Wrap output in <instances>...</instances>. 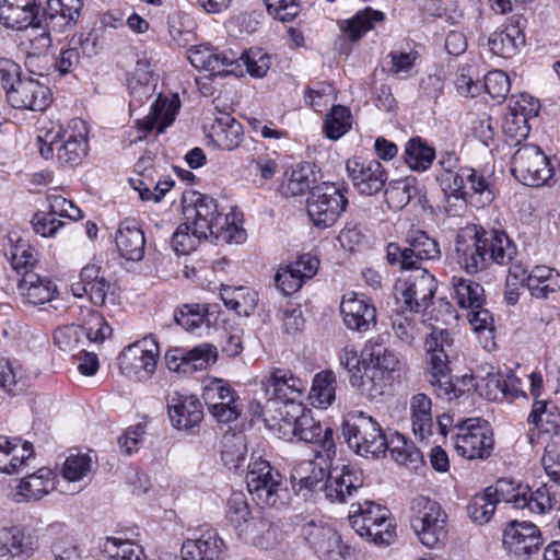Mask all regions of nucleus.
<instances>
[{"label":"nucleus","mask_w":560,"mask_h":560,"mask_svg":"<svg viewBox=\"0 0 560 560\" xmlns=\"http://www.w3.org/2000/svg\"><path fill=\"white\" fill-rule=\"evenodd\" d=\"M34 455L32 443L20 438L0 435V471L12 475L20 472Z\"/></svg>","instance_id":"obj_36"},{"label":"nucleus","mask_w":560,"mask_h":560,"mask_svg":"<svg viewBox=\"0 0 560 560\" xmlns=\"http://www.w3.org/2000/svg\"><path fill=\"white\" fill-rule=\"evenodd\" d=\"M206 132L215 147L226 151L238 148L244 138L242 124L229 113H218Z\"/></svg>","instance_id":"obj_28"},{"label":"nucleus","mask_w":560,"mask_h":560,"mask_svg":"<svg viewBox=\"0 0 560 560\" xmlns=\"http://www.w3.org/2000/svg\"><path fill=\"white\" fill-rule=\"evenodd\" d=\"M336 376L332 372L317 373L313 381L312 395L320 405H331L336 398L334 384Z\"/></svg>","instance_id":"obj_62"},{"label":"nucleus","mask_w":560,"mask_h":560,"mask_svg":"<svg viewBox=\"0 0 560 560\" xmlns=\"http://www.w3.org/2000/svg\"><path fill=\"white\" fill-rule=\"evenodd\" d=\"M91 470V458L85 454H75L67 457L62 476L67 481L78 482L82 480Z\"/></svg>","instance_id":"obj_63"},{"label":"nucleus","mask_w":560,"mask_h":560,"mask_svg":"<svg viewBox=\"0 0 560 560\" xmlns=\"http://www.w3.org/2000/svg\"><path fill=\"white\" fill-rule=\"evenodd\" d=\"M252 516L245 494L242 492L232 493L226 504V517L235 530H240Z\"/></svg>","instance_id":"obj_58"},{"label":"nucleus","mask_w":560,"mask_h":560,"mask_svg":"<svg viewBox=\"0 0 560 560\" xmlns=\"http://www.w3.org/2000/svg\"><path fill=\"white\" fill-rule=\"evenodd\" d=\"M542 465L551 478L549 482L544 483L541 487H548L552 483L560 485V444L558 443H549L545 448V454L542 456ZM560 503V498L557 499L555 503L549 509V512L558 509Z\"/></svg>","instance_id":"obj_60"},{"label":"nucleus","mask_w":560,"mask_h":560,"mask_svg":"<svg viewBox=\"0 0 560 560\" xmlns=\"http://www.w3.org/2000/svg\"><path fill=\"white\" fill-rule=\"evenodd\" d=\"M237 74H243V67L246 71L256 78H262L270 67V58L261 51H243L240 56L236 55Z\"/></svg>","instance_id":"obj_57"},{"label":"nucleus","mask_w":560,"mask_h":560,"mask_svg":"<svg viewBox=\"0 0 560 560\" xmlns=\"http://www.w3.org/2000/svg\"><path fill=\"white\" fill-rule=\"evenodd\" d=\"M438 180L447 199L460 200V208L467 202L483 208L494 200V190L489 177L471 167H459L456 172H442Z\"/></svg>","instance_id":"obj_5"},{"label":"nucleus","mask_w":560,"mask_h":560,"mask_svg":"<svg viewBox=\"0 0 560 560\" xmlns=\"http://www.w3.org/2000/svg\"><path fill=\"white\" fill-rule=\"evenodd\" d=\"M559 498L560 485L552 483L532 491L527 485L500 478L494 486L487 487L482 492L471 497L467 504V514L474 523L487 524L493 517L497 504L504 501L515 509L542 515L549 512L552 503Z\"/></svg>","instance_id":"obj_1"},{"label":"nucleus","mask_w":560,"mask_h":560,"mask_svg":"<svg viewBox=\"0 0 560 560\" xmlns=\"http://www.w3.org/2000/svg\"><path fill=\"white\" fill-rule=\"evenodd\" d=\"M485 381L488 387L495 388L509 400H513L522 394L521 381L513 374L503 377L500 373L489 372Z\"/></svg>","instance_id":"obj_61"},{"label":"nucleus","mask_w":560,"mask_h":560,"mask_svg":"<svg viewBox=\"0 0 560 560\" xmlns=\"http://www.w3.org/2000/svg\"><path fill=\"white\" fill-rule=\"evenodd\" d=\"M411 526L420 541L432 548L446 536V514L436 501L418 497L412 501Z\"/></svg>","instance_id":"obj_12"},{"label":"nucleus","mask_w":560,"mask_h":560,"mask_svg":"<svg viewBox=\"0 0 560 560\" xmlns=\"http://www.w3.org/2000/svg\"><path fill=\"white\" fill-rule=\"evenodd\" d=\"M261 387L269 399L284 404L295 401L305 390L304 382L294 376L291 371L277 369L270 376L261 381Z\"/></svg>","instance_id":"obj_29"},{"label":"nucleus","mask_w":560,"mask_h":560,"mask_svg":"<svg viewBox=\"0 0 560 560\" xmlns=\"http://www.w3.org/2000/svg\"><path fill=\"white\" fill-rule=\"evenodd\" d=\"M103 550L113 560H142L143 551L140 546L115 537L106 538Z\"/></svg>","instance_id":"obj_55"},{"label":"nucleus","mask_w":560,"mask_h":560,"mask_svg":"<svg viewBox=\"0 0 560 560\" xmlns=\"http://www.w3.org/2000/svg\"><path fill=\"white\" fill-rule=\"evenodd\" d=\"M511 172L526 186H541L551 177L549 160L535 144L518 148L512 156Z\"/></svg>","instance_id":"obj_15"},{"label":"nucleus","mask_w":560,"mask_h":560,"mask_svg":"<svg viewBox=\"0 0 560 560\" xmlns=\"http://www.w3.org/2000/svg\"><path fill=\"white\" fill-rule=\"evenodd\" d=\"M226 546L214 529L205 530L197 539H188L182 546L184 560H223Z\"/></svg>","instance_id":"obj_32"},{"label":"nucleus","mask_w":560,"mask_h":560,"mask_svg":"<svg viewBox=\"0 0 560 560\" xmlns=\"http://www.w3.org/2000/svg\"><path fill=\"white\" fill-rule=\"evenodd\" d=\"M202 237L194 233V229L186 221L180 224L172 236V246L177 254L187 255L192 252Z\"/></svg>","instance_id":"obj_64"},{"label":"nucleus","mask_w":560,"mask_h":560,"mask_svg":"<svg viewBox=\"0 0 560 560\" xmlns=\"http://www.w3.org/2000/svg\"><path fill=\"white\" fill-rule=\"evenodd\" d=\"M171 422L178 430H190L203 419V409L195 395L174 393L167 398Z\"/></svg>","instance_id":"obj_26"},{"label":"nucleus","mask_w":560,"mask_h":560,"mask_svg":"<svg viewBox=\"0 0 560 560\" xmlns=\"http://www.w3.org/2000/svg\"><path fill=\"white\" fill-rule=\"evenodd\" d=\"M5 256L12 268L22 277L28 272H34L33 268L37 264V255L26 241L19 238L16 244L5 252Z\"/></svg>","instance_id":"obj_52"},{"label":"nucleus","mask_w":560,"mask_h":560,"mask_svg":"<svg viewBox=\"0 0 560 560\" xmlns=\"http://www.w3.org/2000/svg\"><path fill=\"white\" fill-rule=\"evenodd\" d=\"M43 19L38 18L36 23L31 24L28 31V43H30V51L27 56V61L32 65V61L35 57H39L45 55L46 51L51 46V37L50 31L51 28H47L46 25L43 26Z\"/></svg>","instance_id":"obj_54"},{"label":"nucleus","mask_w":560,"mask_h":560,"mask_svg":"<svg viewBox=\"0 0 560 560\" xmlns=\"http://www.w3.org/2000/svg\"><path fill=\"white\" fill-rule=\"evenodd\" d=\"M453 339L447 330L434 329L424 340V349L430 370L427 378L435 394L446 400L459 398L472 387H477L472 375H465L454 383L450 375L448 357Z\"/></svg>","instance_id":"obj_3"},{"label":"nucleus","mask_w":560,"mask_h":560,"mask_svg":"<svg viewBox=\"0 0 560 560\" xmlns=\"http://www.w3.org/2000/svg\"><path fill=\"white\" fill-rule=\"evenodd\" d=\"M453 294L462 308L474 310L483 303V288L469 279L453 277Z\"/></svg>","instance_id":"obj_50"},{"label":"nucleus","mask_w":560,"mask_h":560,"mask_svg":"<svg viewBox=\"0 0 560 560\" xmlns=\"http://www.w3.org/2000/svg\"><path fill=\"white\" fill-rule=\"evenodd\" d=\"M319 266V260L310 255H302L283 269H279L275 276L276 287L283 293L290 295L298 292L306 279L313 278Z\"/></svg>","instance_id":"obj_25"},{"label":"nucleus","mask_w":560,"mask_h":560,"mask_svg":"<svg viewBox=\"0 0 560 560\" xmlns=\"http://www.w3.org/2000/svg\"><path fill=\"white\" fill-rule=\"evenodd\" d=\"M350 112L341 105L334 106L326 115L324 132L330 140L340 139L350 129Z\"/></svg>","instance_id":"obj_53"},{"label":"nucleus","mask_w":560,"mask_h":560,"mask_svg":"<svg viewBox=\"0 0 560 560\" xmlns=\"http://www.w3.org/2000/svg\"><path fill=\"white\" fill-rule=\"evenodd\" d=\"M525 285L532 296L547 299L550 293L560 291V273L547 266H536L528 273Z\"/></svg>","instance_id":"obj_45"},{"label":"nucleus","mask_w":560,"mask_h":560,"mask_svg":"<svg viewBox=\"0 0 560 560\" xmlns=\"http://www.w3.org/2000/svg\"><path fill=\"white\" fill-rule=\"evenodd\" d=\"M411 273L399 279L395 285L397 299L411 312L427 310L436 292L438 283L432 273L424 268H410Z\"/></svg>","instance_id":"obj_14"},{"label":"nucleus","mask_w":560,"mask_h":560,"mask_svg":"<svg viewBox=\"0 0 560 560\" xmlns=\"http://www.w3.org/2000/svg\"><path fill=\"white\" fill-rule=\"evenodd\" d=\"M432 402L424 394H417L411 398V428L416 438L420 441L427 440L432 434Z\"/></svg>","instance_id":"obj_44"},{"label":"nucleus","mask_w":560,"mask_h":560,"mask_svg":"<svg viewBox=\"0 0 560 560\" xmlns=\"http://www.w3.org/2000/svg\"><path fill=\"white\" fill-rule=\"evenodd\" d=\"M418 192L417 178L405 177L390 182L384 195L388 208L398 211L404 209Z\"/></svg>","instance_id":"obj_47"},{"label":"nucleus","mask_w":560,"mask_h":560,"mask_svg":"<svg viewBox=\"0 0 560 560\" xmlns=\"http://www.w3.org/2000/svg\"><path fill=\"white\" fill-rule=\"evenodd\" d=\"M364 477L361 469L351 465H343L341 469L334 468L327 470L325 483L320 489L325 492V498L335 503H345L360 488L363 487Z\"/></svg>","instance_id":"obj_21"},{"label":"nucleus","mask_w":560,"mask_h":560,"mask_svg":"<svg viewBox=\"0 0 560 560\" xmlns=\"http://www.w3.org/2000/svg\"><path fill=\"white\" fill-rule=\"evenodd\" d=\"M408 246L401 248L397 243L386 247V259L392 266L398 265L401 270L421 268L422 260H434L441 256L439 244L423 231H411L407 235Z\"/></svg>","instance_id":"obj_10"},{"label":"nucleus","mask_w":560,"mask_h":560,"mask_svg":"<svg viewBox=\"0 0 560 560\" xmlns=\"http://www.w3.org/2000/svg\"><path fill=\"white\" fill-rule=\"evenodd\" d=\"M487 44L493 55L510 58L525 44V35L518 25L508 24L503 30L493 32Z\"/></svg>","instance_id":"obj_42"},{"label":"nucleus","mask_w":560,"mask_h":560,"mask_svg":"<svg viewBox=\"0 0 560 560\" xmlns=\"http://www.w3.org/2000/svg\"><path fill=\"white\" fill-rule=\"evenodd\" d=\"M20 294L27 303L42 305L54 300L58 293L57 285L47 277L28 272L18 282Z\"/></svg>","instance_id":"obj_39"},{"label":"nucleus","mask_w":560,"mask_h":560,"mask_svg":"<svg viewBox=\"0 0 560 560\" xmlns=\"http://www.w3.org/2000/svg\"><path fill=\"white\" fill-rule=\"evenodd\" d=\"M54 489L55 475L52 470L42 467L20 480L12 492V499L16 503L35 502L43 499Z\"/></svg>","instance_id":"obj_30"},{"label":"nucleus","mask_w":560,"mask_h":560,"mask_svg":"<svg viewBox=\"0 0 560 560\" xmlns=\"http://www.w3.org/2000/svg\"><path fill=\"white\" fill-rule=\"evenodd\" d=\"M38 548V538L33 530L22 526L0 528V556L12 560H25Z\"/></svg>","instance_id":"obj_23"},{"label":"nucleus","mask_w":560,"mask_h":560,"mask_svg":"<svg viewBox=\"0 0 560 560\" xmlns=\"http://www.w3.org/2000/svg\"><path fill=\"white\" fill-rule=\"evenodd\" d=\"M71 132L65 131L66 140L57 149V159L60 163L78 165L88 153V129L83 120L70 121Z\"/></svg>","instance_id":"obj_33"},{"label":"nucleus","mask_w":560,"mask_h":560,"mask_svg":"<svg viewBox=\"0 0 560 560\" xmlns=\"http://www.w3.org/2000/svg\"><path fill=\"white\" fill-rule=\"evenodd\" d=\"M188 59L195 68L211 75L237 74L236 54L231 50L219 52L213 47L199 45L188 50Z\"/></svg>","instance_id":"obj_22"},{"label":"nucleus","mask_w":560,"mask_h":560,"mask_svg":"<svg viewBox=\"0 0 560 560\" xmlns=\"http://www.w3.org/2000/svg\"><path fill=\"white\" fill-rule=\"evenodd\" d=\"M82 9L81 0H47L42 19L47 28L62 32L75 23Z\"/></svg>","instance_id":"obj_37"},{"label":"nucleus","mask_w":560,"mask_h":560,"mask_svg":"<svg viewBox=\"0 0 560 560\" xmlns=\"http://www.w3.org/2000/svg\"><path fill=\"white\" fill-rule=\"evenodd\" d=\"M247 455L246 438L242 433L224 434L222 440L221 458L229 469H240Z\"/></svg>","instance_id":"obj_48"},{"label":"nucleus","mask_w":560,"mask_h":560,"mask_svg":"<svg viewBox=\"0 0 560 560\" xmlns=\"http://www.w3.org/2000/svg\"><path fill=\"white\" fill-rule=\"evenodd\" d=\"M347 205L348 200L339 186L323 183L310 191L307 214L315 226L326 229L337 222Z\"/></svg>","instance_id":"obj_9"},{"label":"nucleus","mask_w":560,"mask_h":560,"mask_svg":"<svg viewBox=\"0 0 560 560\" xmlns=\"http://www.w3.org/2000/svg\"><path fill=\"white\" fill-rule=\"evenodd\" d=\"M246 483L254 500L262 506H276L280 501L281 476L261 458L248 464Z\"/></svg>","instance_id":"obj_18"},{"label":"nucleus","mask_w":560,"mask_h":560,"mask_svg":"<svg viewBox=\"0 0 560 560\" xmlns=\"http://www.w3.org/2000/svg\"><path fill=\"white\" fill-rule=\"evenodd\" d=\"M120 255L131 261H139L144 256L145 238L143 231L133 221L120 223L115 237Z\"/></svg>","instance_id":"obj_38"},{"label":"nucleus","mask_w":560,"mask_h":560,"mask_svg":"<svg viewBox=\"0 0 560 560\" xmlns=\"http://www.w3.org/2000/svg\"><path fill=\"white\" fill-rule=\"evenodd\" d=\"M160 347L153 335L127 346L118 357L119 368L139 380H149L156 370Z\"/></svg>","instance_id":"obj_16"},{"label":"nucleus","mask_w":560,"mask_h":560,"mask_svg":"<svg viewBox=\"0 0 560 560\" xmlns=\"http://www.w3.org/2000/svg\"><path fill=\"white\" fill-rule=\"evenodd\" d=\"M384 20V13L372 8H365L359 11L353 18L346 22V26L341 27L343 34L350 40H359L363 34L373 28L375 22Z\"/></svg>","instance_id":"obj_51"},{"label":"nucleus","mask_w":560,"mask_h":560,"mask_svg":"<svg viewBox=\"0 0 560 560\" xmlns=\"http://www.w3.org/2000/svg\"><path fill=\"white\" fill-rule=\"evenodd\" d=\"M300 535L314 552L324 560H350L353 550L343 544L340 536L322 520L302 518Z\"/></svg>","instance_id":"obj_8"},{"label":"nucleus","mask_w":560,"mask_h":560,"mask_svg":"<svg viewBox=\"0 0 560 560\" xmlns=\"http://www.w3.org/2000/svg\"><path fill=\"white\" fill-rule=\"evenodd\" d=\"M316 180L313 165L310 163H300L285 171L280 191L287 197H296L304 195L311 185Z\"/></svg>","instance_id":"obj_43"},{"label":"nucleus","mask_w":560,"mask_h":560,"mask_svg":"<svg viewBox=\"0 0 560 560\" xmlns=\"http://www.w3.org/2000/svg\"><path fill=\"white\" fill-rule=\"evenodd\" d=\"M38 18L35 0H0V23L8 28L26 30Z\"/></svg>","instance_id":"obj_34"},{"label":"nucleus","mask_w":560,"mask_h":560,"mask_svg":"<svg viewBox=\"0 0 560 560\" xmlns=\"http://www.w3.org/2000/svg\"><path fill=\"white\" fill-rule=\"evenodd\" d=\"M340 312L345 325L358 332L368 331L376 323L375 306L354 292L343 295Z\"/></svg>","instance_id":"obj_27"},{"label":"nucleus","mask_w":560,"mask_h":560,"mask_svg":"<svg viewBox=\"0 0 560 560\" xmlns=\"http://www.w3.org/2000/svg\"><path fill=\"white\" fill-rule=\"evenodd\" d=\"M502 544L508 552L527 559L539 550L542 537L535 524L514 520L503 529Z\"/></svg>","instance_id":"obj_19"},{"label":"nucleus","mask_w":560,"mask_h":560,"mask_svg":"<svg viewBox=\"0 0 560 560\" xmlns=\"http://www.w3.org/2000/svg\"><path fill=\"white\" fill-rule=\"evenodd\" d=\"M435 151L420 137L408 140L405 147V162L415 171H427L433 163Z\"/></svg>","instance_id":"obj_49"},{"label":"nucleus","mask_w":560,"mask_h":560,"mask_svg":"<svg viewBox=\"0 0 560 560\" xmlns=\"http://www.w3.org/2000/svg\"><path fill=\"white\" fill-rule=\"evenodd\" d=\"M196 198L191 203L184 206V215L190 226L194 229V233L207 240L209 236L214 235L217 238L220 237L221 232L226 226V232L233 230L234 235L229 234L230 240H235L240 243L245 237L244 230H238L236 226H231L228 223V217L223 218L218 211V205L212 197L206 195H195Z\"/></svg>","instance_id":"obj_7"},{"label":"nucleus","mask_w":560,"mask_h":560,"mask_svg":"<svg viewBox=\"0 0 560 560\" xmlns=\"http://www.w3.org/2000/svg\"><path fill=\"white\" fill-rule=\"evenodd\" d=\"M362 358L364 372L362 376L352 378V386L373 400L382 396L393 383L395 373L401 369V362L394 351L373 340L365 343Z\"/></svg>","instance_id":"obj_4"},{"label":"nucleus","mask_w":560,"mask_h":560,"mask_svg":"<svg viewBox=\"0 0 560 560\" xmlns=\"http://www.w3.org/2000/svg\"><path fill=\"white\" fill-rule=\"evenodd\" d=\"M202 398L209 413L220 424H231L242 415L238 395L221 378L211 380L203 386Z\"/></svg>","instance_id":"obj_17"},{"label":"nucleus","mask_w":560,"mask_h":560,"mask_svg":"<svg viewBox=\"0 0 560 560\" xmlns=\"http://www.w3.org/2000/svg\"><path fill=\"white\" fill-rule=\"evenodd\" d=\"M156 78L147 60H138L132 77L129 80V90L135 101L143 103L149 100L155 89Z\"/></svg>","instance_id":"obj_46"},{"label":"nucleus","mask_w":560,"mask_h":560,"mask_svg":"<svg viewBox=\"0 0 560 560\" xmlns=\"http://www.w3.org/2000/svg\"><path fill=\"white\" fill-rule=\"evenodd\" d=\"M325 454H316L313 460H302L296 464L291 472L293 487H298L299 491L305 489L315 491L320 488V483L325 481L328 470V462Z\"/></svg>","instance_id":"obj_35"},{"label":"nucleus","mask_w":560,"mask_h":560,"mask_svg":"<svg viewBox=\"0 0 560 560\" xmlns=\"http://www.w3.org/2000/svg\"><path fill=\"white\" fill-rule=\"evenodd\" d=\"M237 535L247 544L269 549L277 542V529L272 523L260 515H254L237 530Z\"/></svg>","instance_id":"obj_40"},{"label":"nucleus","mask_w":560,"mask_h":560,"mask_svg":"<svg viewBox=\"0 0 560 560\" xmlns=\"http://www.w3.org/2000/svg\"><path fill=\"white\" fill-rule=\"evenodd\" d=\"M528 121L525 116L514 114L509 109L502 129L505 135V141L510 145H518L528 137L530 130Z\"/></svg>","instance_id":"obj_56"},{"label":"nucleus","mask_w":560,"mask_h":560,"mask_svg":"<svg viewBox=\"0 0 560 560\" xmlns=\"http://www.w3.org/2000/svg\"><path fill=\"white\" fill-rule=\"evenodd\" d=\"M289 411L296 419L293 422L291 439L304 443L315 444L317 454H325L327 458H334L336 455V444L334 441V430L330 427L322 428L319 421L313 417L312 410L303 405H292Z\"/></svg>","instance_id":"obj_13"},{"label":"nucleus","mask_w":560,"mask_h":560,"mask_svg":"<svg viewBox=\"0 0 560 560\" xmlns=\"http://www.w3.org/2000/svg\"><path fill=\"white\" fill-rule=\"evenodd\" d=\"M517 250L503 230L485 229L481 225L465 228L456 238L458 264L468 273L486 269L489 262L508 265Z\"/></svg>","instance_id":"obj_2"},{"label":"nucleus","mask_w":560,"mask_h":560,"mask_svg":"<svg viewBox=\"0 0 560 560\" xmlns=\"http://www.w3.org/2000/svg\"><path fill=\"white\" fill-rule=\"evenodd\" d=\"M185 363L187 369L203 370L217 360V348L211 343H200L191 349L184 348Z\"/></svg>","instance_id":"obj_59"},{"label":"nucleus","mask_w":560,"mask_h":560,"mask_svg":"<svg viewBox=\"0 0 560 560\" xmlns=\"http://www.w3.org/2000/svg\"><path fill=\"white\" fill-rule=\"evenodd\" d=\"M346 167L354 188L361 195L373 196L380 192L387 182L385 167L375 159L352 158L347 161Z\"/></svg>","instance_id":"obj_20"},{"label":"nucleus","mask_w":560,"mask_h":560,"mask_svg":"<svg viewBox=\"0 0 560 560\" xmlns=\"http://www.w3.org/2000/svg\"><path fill=\"white\" fill-rule=\"evenodd\" d=\"M389 511L373 501H364L351 505L349 522L359 536H364L377 522L386 521Z\"/></svg>","instance_id":"obj_41"},{"label":"nucleus","mask_w":560,"mask_h":560,"mask_svg":"<svg viewBox=\"0 0 560 560\" xmlns=\"http://www.w3.org/2000/svg\"><path fill=\"white\" fill-rule=\"evenodd\" d=\"M179 107L180 101L177 95H173L171 98L159 95L151 105L148 116L143 120H138L139 131L143 132L139 139L145 137L154 128L158 129V133L164 132L175 120Z\"/></svg>","instance_id":"obj_31"},{"label":"nucleus","mask_w":560,"mask_h":560,"mask_svg":"<svg viewBox=\"0 0 560 560\" xmlns=\"http://www.w3.org/2000/svg\"><path fill=\"white\" fill-rule=\"evenodd\" d=\"M452 440L458 455L468 458H486L493 450V436L487 421L464 420L452 429Z\"/></svg>","instance_id":"obj_11"},{"label":"nucleus","mask_w":560,"mask_h":560,"mask_svg":"<svg viewBox=\"0 0 560 560\" xmlns=\"http://www.w3.org/2000/svg\"><path fill=\"white\" fill-rule=\"evenodd\" d=\"M9 104L19 109L42 112L51 102V92L48 86L33 78H23L7 98Z\"/></svg>","instance_id":"obj_24"},{"label":"nucleus","mask_w":560,"mask_h":560,"mask_svg":"<svg viewBox=\"0 0 560 560\" xmlns=\"http://www.w3.org/2000/svg\"><path fill=\"white\" fill-rule=\"evenodd\" d=\"M342 434L349 448L365 458L384 456L388 447L381 424L363 411L347 413L342 423Z\"/></svg>","instance_id":"obj_6"}]
</instances>
